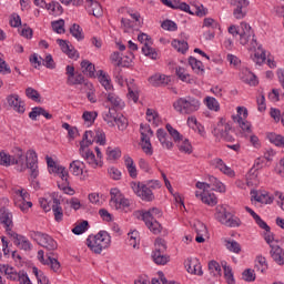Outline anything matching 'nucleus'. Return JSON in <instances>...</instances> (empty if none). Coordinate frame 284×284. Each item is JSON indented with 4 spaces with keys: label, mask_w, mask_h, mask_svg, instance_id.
<instances>
[{
    "label": "nucleus",
    "mask_w": 284,
    "mask_h": 284,
    "mask_svg": "<svg viewBox=\"0 0 284 284\" xmlns=\"http://www.w3.org/2000/svg\"><path fill=\"white\" fill-rule=\"evenodd\" d=\"M111 242L112 240L108 231H100L98 234L89 235L87 239V245L94 254H101L103 250H108Z\"/></svg>",
    "instance_id": "nucleus-1"
},
{
    "label": "nucleus",
    "mask_w": 284,
    "mask_h": 284,
    "mask_svg": "<svg viewBox=\"0 0 284 284\" xmlns=\"http://www.w3.org/2000/svg\"><path fill=\"white\" fill-rule=\"evenodd\" d=\"M173 108L180 114H194V112L201 110V100L191 95L179 98L173 103Z\"/></svg>",
    "instance_id": "nucleus-2"
},
{
    "label": "nucleus",
    "mask_w": 284,
    "mask_h": 284,
    "mask_svg": "<svg viewBox=\"0 0 284 284\" xmlns=\"http://www.w3.org/2000/svg\"><path fill=\"white\" fill-rule=\"evenodd\" d=\"M215 220L225 225V227H241V219L232 215L225 206H216Z\"/></svg>",
    "instance_id": "nucleus-3"
},
{
    "label": "nucleus",
    "mask_w": 284,
    "mask_h": 284,
    "mask_svg": "<svg viewBox=\"0 0 284 284\" xmlns=\"http://www.w3.org/2000/svg\"><path fill=\"white\" fill-rule=\"evenodd\" d=\"M21 170H29L30 178L33 180L39 176V158L34 150L27 152L26 162H23Z\"/></svg>",
    "instance_id": "nucleus-4"
},
{
    "label": "nucleus",
    "mask_w": 284,
    "mask_h": 284,
    "mask_svg": "<svg viewBox=\"0 0 284 284\" xmlns=\"http://www.w3.org/2000/svg\"><path fill=\"white\" fill-rule=\"evenodd\" d=\"M31 239H33V241H37L38 245H41V247H44V250H48L49 252H54V250L59 247L57 241H54L52 236L41 233L39 231L31 232Z\"/></svg>",
    "instance_id": "nucleus-5"
},
{
    "label": "nucleus",
    "mask_w": 284,
    "mask_h": 284,
    "mask_svg": "<svg viewBox=\"0 0 284 284\" xmlns=\"http://www.w3.org/2000/svg\"><path fill=\"white\" fill-rule=\"evenodd\" d=\"M131 189L133 190L134 194H136V196H139V199L142 201L151 203V201H154L155 199L154 193L150 190L145 182H131Z\"/></svg>",
    "instance_id": "nucleus-6"
},
{
    "label": "nucleus",
    "mask_w": 284,
    "mask_h": 284,
    "mask_svg": "<svg viewBox=\"0 0 284 284\" xmlns=\"http://www.w3.org/2000/svg\"><path fill=\"white\" fill-rule=\"evenodd\" d=\"M138 41H140V43H144L142 47L143 54L155 61V59L159 57V53H156V51L150 47L152 45V38L148 36V33H140L138 36Z\"/></svg>",
    "instance_id": "nucleus-7"
},
{
    "label": "nucleus",
    "mask_w": 284,
    "mask_h": 284,
    "mask_svg": "<svg viewBox=\"0 0 284 284\" xmlns=\"http://www.w3.org/2000/svg\"><path fill=\"white\" fill-rule=\"evenodd\" d=\"M105 143V132L98 129L95 131H85L80 143Z\"/></svg>",
    "instance_id": "nucleus-8"
},
{
    "label": "nucleus",
    "mask_w": 284,
    "mask_h": 284,
    "mask_svg": "<svg viewBox=\"0 0 284 284\" xmlns=\"http://www.w3.org/2000/svg\"><path fill=\"white\" fill-rule=\"evenodd\" d=\"M231 6H234L233 17L235 19H245L247 17L248 0H231Z\"/></svg>",
    "instance_id": "nucleus-9"
},
{
    "label": "nucleus",
    "mask_w": 284,
    "mask_h": 284,
    "mask_svg": "<svg viewBox=\"0 0 284 284\" xmlns=\"http://www.w3.org/2000/svg\"><path fill=\"white\" fill-rule=\"evenodd\" d=\"M7 103L9 108L14 110V112H18V114H24L26 113V102L21 100L19 94H10L7 97Z\"/></svg>",
    "instance_id": "nucleus-10"
},
{
    "label": "nucleus",
    "mask_w": 284,
    "mask_h": 284,
    "mask_svg": "<svg viewBox=\"0 0 284 284\" xmlns=\"http://www.w3.org/2000/svg\"><path fill=\"white\" fill-rule=\"evenodd\" d=\"M80 154L83 159H85L91 168H99V161H97V155H94V152L89 150L88 144H81Z\"/></svg>",
    "instance_id": "nucleus-11"
},
{
    "label": "nucleus",
    "mask_w": 284,
    "mask_h": 284,
    "mask_svg": "<svg viewBox=\"0 0 284 284\" xmlns=\"http://www.w3.org/2000/svg\"><path fill=\"white\" fill-rule=\"evenodd\" d=\"M57 43L60 45L62 52L69 57V59H79V52L74 50V47L70 44L68 40L58 39Z\"/></svg>",
    "instance_id": "nucleus-12"
},
{
    "label": "nucleus",
    "mask_w": 284,
    "mask_h": 284,
    "mask_svg": "<svg viewBox=\"0 0 284 284\" xmlns=\"http://www.w3.org/2000/svg\"><path fill=\"white\" fill-rule=\"evenodd\" d=\"M255 223L256 225H258V227H261V230H264V241H266L268 245L270 243H273L274 233H272V227H270V225H267L266 222L263 221V219H261L260 215L256 216Z\"/></svg>",
    "instance_id": "nucleus-13"
},
{
    "label": "nucleus",
    "mask_w": 284,
    "mask_h": 284,
    "mask_svg": "<svg viewBox=\"0 0 284 284\" xmlns=\"http://www.w3.org/2000/svg\"><path fill=\"white\" fill-rule=\"evenodd\" d=\"M210 165H212V168H214L215 170H220V172H223V174H226V176H234V170L227 166L221 158H215L211 160Z\"/></svg>",
    "instance_id": "nucleus-14"
},
{
    "label": "nucleus",
    "mask_w": 284,
    "mask_h": 284,
    "mask_svg": "<svg viewBox=\"0 0 284 284\" xmlns=\"http://www.w3.org/2000/svg\"><path fill=\"white\" fill-rule=\"evenodd\" d=\"M254 37V29L247 22L240 23V43L241 45H247L246 38Z\"/></svg>",
    "instance_id": "nucleus-15"
},
{
    "label": "nucleus",
    "mask_w": 284,
    "mask_h": 284,
    "mask_svg": "<svg viewBox=\"0 0 284 284\" xmlns=\"http://www.w3.org/2000/svg\"><path fill=\"white\" fill-rule=\"evenodd\" d=\"M0 223L3 227H14V222L12 221V212L6 209V206L0 207Z\"/></svg>",
    "instance_id": "nucleus-16"
},
{
    "label": "nucleus",
    "mask_w": 284,
    "mask_h": 284,
    "mask_svg": "<svg viewBox=\"0 0 284 284\" xmlns=\"http://www.w3.org/2000/svg\"><path fill=\"white\" fill-rule=\"evenodd\" d=\"M87 10L89 14H93V17H103V8L101 7V3L93 1V0H87Z\"/></svg>",
    "instance_id": "nucleus-17"
},
{
    "label": "nucleus",
    "mask_w": 284,
    "mask_h": 284,
    "mask_svg": "<svg viewBox=\"0 0 284 284\" xmlns=\"http://www.w3.org/2000/svg\"><path fill=\"white\" fill-rule=\"evenodd\" d=\"M194 231L196 233V243H205V237L207 234V226L203 222H196L194 224Z\"/></svg>",
    "instance_id": "nucleus-18"
},
{
    "label": "nucleus",
    "mask_w": 284,
    "mask_h": 284,
    "mask_svg": "<svg viewBox=\"0 0 284 284\" xmlns=\"http://www.w3.org/2000/svg\"><path fill=\"white\" fill-rule=\"evenodd\" d=\"M7 278H9V281H19L20 284H32L26 271L17 272L16 270Z\"/></svg>",
    "instance_id": "nucleus-19"
},
{
    "label": "nucleus",
    "mask_w": 284,
    "mask_h": 284,
    "mask_svg": "<svg viewBox=\"0 0 284 284\" xmlns=\"http://www.w3.org/2000/svg\"><path fill=\"white\" fill-rule=\"evenodd\" d=\"M186 271L189 272V274H196V267L199 270L197 272V276H203V268L201 266V262H199V260H187L186 262Z\"/></svg>",
    "instance_id": "nucleus-20"
},
{
    "label": "nucleus",
    "mask_w": 284,
    "mask_h": 284,
    "mask_svg": "<svg viewBox=\"0 0 284 284\" xmlns=\"http://www.w3.org/2000/svg\"><path fill=\"white\" fill-rule=\"evenodd\" d=\"M140 134H141V142L142 143H150L151 136H154V131L150 128V124H140Z\"/></svg>",
    "instance_id": "nucleus-21"
},
{
    "label": "nucleus",
    "mask_w": 284,
    "mask_h": 284,
    "mask_svg": "<svg viewBox=\"0 0 284 284\" xmlns=\"http://www.w3.org/2000/svg\"><path fill=\"white\" fill-rule=\"evenodd\" d=\"M52 212L57 223L63 221V209L61 207V200L53 197Z\"/></svg>",
    "instance_id": "nucleus-22"
},
{
    "label": "nucleus",
    "mask_w": 284,
    "mask_h": 284,
    "mask_svg": "<svg viewBox=\"0 0 284 284\" xmlns=\"http://www.w3.org/2000/svg\"><path fill=\"white\" fill-rule=\"evenodd\" d=\"M52 256H54L53 252L47 253V260L44 262V265H49L52 272H55V273L60 272L61 263L59 262V260H57V257H52Z\"/></svg>",
    "instance_id": "nucleus-23"
},
{
    "label": "nucleus",
    "mask_w": 284,
    "mask_h": 284,
    "mask_svg": "<svg viewBox=\"0 0 284 284\" xmlns=\"http://www.w3.org/2000/svg\"><path fill=\"white\" fill-rule=\"evenodd\" d=\"M37 116H45L48 120L52 119V114L48 113L43 106L32 108L31 112L29 113V118L31 121H37Z\"/></svg>",
    "instance_id": "nucleus-24"
},
{
    "label": "nucleus",
    "mask_w": 284,
    "mask_h": 284,
    "mask_svg": "<svg viewBox=\"0 0 284 284\" xmlns=\"http://www.w3.org/2000/svg\"><path fill=\"white\" fill-rule=\"evenodd\" d=\"M271 256L277 265H284V250L281 246H272Z\"/></svg>",
    "instance_id": "nucleus-25"
},
{
    "label": "nucleus",
    "mask_w": 284,
    "mask_h": 284,
    "mask_svg": "<svg viewBox=\"0 0 284 284\" xmlns=\"http://www.w3.org/2000/svg\"><path fill=\"white\" fill-rule=\"evenodd\" d=\"M150 83L153 84L154 88H159L161 85H168V83H170V77L165 75V74H155L152 75L149 79Z\"/></svg>",
    "instance_id": "nucleus-26"
},
{
    "label": "nucleus",
    "mask_w": 284,
    "mask_h": 284,
    "mask_svg": "<svg viewBox=\"0 0 284 284\" xmlns=\"http://www.w3.org/2000/svg\"><path fill=\"white\" fill-rule=\"evenodd\" d=\"M81 68L83 74H87L90 79H94V72H97V69L94 68V64L90 62L89 60H83L81 62Z\"/></svg>",
    "instance_id": "nucleus-27"
},
{
    "label": "nucleus",
    "mask_w": 284,
    "mask_h": 284,
    "mask_svg": "<svg viewBox=\"0 0 284 284\" xmlns=\"http://www.w3.org/2000/svg\"><path fill=\"white\" fill-rule=\"evenodd\" d=\"M12 165H23L26 163V156L23 155V150L21 148H16L13 150V155H11Z\"/></svg>",
    "instance_id": "nucleus-28"
},
{
    "label": "nucleus",
    "mask_w": 284,
    "mask_h": 284,
    "mask_svg": "<svg viewBox=\"0 0 284 284\" xmlns=\"http://www.w3.org/2000/svg\"><path fill=\"white\" fill-rule=\"evenodd\" d=\"M124 165L131 176V179H136V165H134V160L130 155L124 156Z\"/></svg>",
    "instance_id": "nucleus-29"
},
{
    "label": "nucleus",
    "mask_w": 284,
    "mask_h": 284,
    "mask_svg": "<svg viewBox=\"0 0 284 284\" xmlns=\"http://www.w3.org/2000/svg\"><path fill=\"white\" fill-rule=\"evenodd\" d=\"M189 65H191L192 70L195 71V74H203V72H205L203 62L194 57L189 58Z\"/></svg>",
    "instance_id": "nucleus-30"
},
{
    "label": "nucleus",
    "mask_w": 284,
    "mask_h": 284,
    "mask_svg": "<svg viewBox=\"0 0 284 284\" xmlns=\"http://www.w3.org/2000/svg\"><path fill=\"white\" fill-rule=\"evenodd\" d=\"M106 101L109 103H111V105L113 106V110H122L123 109V100H121V98H119L116 94L114 93H109L106 97Z\"/></svg>",
    "instance_id": "nucleus-31"
},
{
    "label": "nucleus",
    "mask_w": 284,
    "mask_h": 284,
    "mask_svg": "<svg viewBox=\"0 0 284 284\" xmlns=\"http://www.w3.org/2000/svg\"><path fill=\"white\" fill-rule=\"evenodd\" d=\"M234 131H232V126L230 125V123L224 124V129H221V138L223 139V141H226L229 143H232V141H234Z\"/></svg>",
    "instance_id": "nucleus-32"
},
{
    "label": "nucleus",
    "mask_w": 284,
    "mask_h": 284,
    "mask_svg": "<svg viewBox=\"0 0 284 284\" xmlns=\"http://www.w3.org/2000/svg\"><path fill=\"white\" fill-rule=\"evenodd\" d=\"M224 270V277L226 278L227 284H236V280H234V272H232V266L227 265V262L221 263Z\"/></svg>",
    "instance_id": "nucleus-33"
},
{
    "label": "nucleus",
    "mask_w": 284,
    "mask_h": 284,
    "mask_svg": "<svg viewBox=\"0 0 284 284\" xmlns=\"http://www.w3.org/2000/svg\"><path fill=\"white\" fill-rule=\"evenodd\" d=\"M50 174H57L63 182L70 179V173L65 170V166L57 165L52 171H49Z\"/></svg>",
    "instance_id": "nucleus-34"
},
{
    "label": "nucleus",
    "mask_w": 284,
    "mask_h": 284,
    "mask_svg": "<svg viewBox=\"0 0 284 284\" xmlns=\"http://www.w3.org/2000/svg\"><path fill=\"white\" fill-rule=\"evenodd\" d=\"M83 162H81L80 160H75L70 163L69 169L74 176H81V174H83Z\"/></svg>",
    "instance_id": "nucleus-35"
},
{
    "label": "nucleus",
    "mask_w": 284,
    "mask_h": 284,
    "mask_svg": "<svg viewBox=\"0 0 284 284\" xmlns=\"http://www.w3.org/2000/svg\"><path fill=\"white\" fill-rule=\"evenodd\" d=\"M70 34L77 39V41H83L85 39V36L83 34V29H81V26L73 23L70 28Z\"/></svg>",
    "instance_id": "nucleus-36"
},
{
    "label": "nucleus",
    "mask_w": 284,
    "mask_h": 284,
    "mask_svg": "<svg viewBox=\"0 0 284 284\" xmlns=\"http://www.w3.org/2000/svg\"><path fill=\"white\" fill-rule=\"evenodd\" d=\"M145 225L150 230V232H153L154 234H161L163 230V226L156 220H148L145 222Z\"/></svg>",
    "instance_id": "nucleus-37"
},
{
    "label": "nucleus",
    "mask_w": 284,
    "mask_h": 284,
    "mask_svg": "<svg viewBox=\"0 0 284 284\" xmlns=\"http://www.w3.org/2000/svg\"><path fill=\"white\" fill-rule=\"evenodd\" d=\"M212 190L215 192H225V185L223 182L219 181L214 175L209 176Z\"/></svg>",
    "instance_id": "nucleus-38"
},
{
    "label": "nucleus",
    "mask_w": 284,
    "mask_h": 284,
    "mask_svg": "<svg viewBox=\"0 0 284 284\" xmlns=\"http://www.w3.org/2000/svg\"><path fill=\"white\" fill-rule=\"evenodd\" d=\"M172 45L176 51L181 52V54H185L187 50H190V45L185 40H173Z\"/></svg>",
    "instance_id": "nucleus-39"
},
{
    "label": "nucleus",
    "mask_w": 284,
    "mask_h": 284,
    "mask_svg": "<svg viewBox=\"0 0 284 284\" xmlns=\"http://www.w3.org/2000/svg\"><path fill=\"white\" fill-rule=\"evenodd\" d=\"M175 74L184 83H194V79L190 78V74L185 73V69L182 67L175 69Z\"/></svg>",
    "instance_id": "nucleus-40"
},
{
    "label": "nucleus",
    "mask_w": 284,
    "mask_h": 284,
    "mask_svg": "<svg viewBox=\"0 0 284 284\" xmlns=\"http://www.w3.org/2000/svg\"><path fill=\"white\" fill-rule=\"evenodd\" d=\"M252 199L256 201L257 203H264L265 205H270L271 203H274V197L267 195V194H261L260 196L256 195V191L252 192Z\"/></svg>",
    "instance_id": "nucleus-41"
},
{
    "label": "nucleus",
    "mask_w": 284,
    "mask_h": 284,
    "mask_svg": "<svg viewBox=\"0 0 284 284\" xmlns=\"http://www.w3.org/2000/svg\"><path fill=\"white\" fill-rule=\"evenodd\" d=\"M165 129L175 143H181V141H183V135L179 133V130L172 128V124L168 123Z\"/></svg>",
    "instance_id": "nucleus-42"
},
{
    "label": "nucleus",
    "mask_w": 284,
    "mask_h": 284,
    "mask_svg": "<svg viewBox=\"0 0 284 284\" xmlns=\"http://www.w3.org/2000/svg\"><path fill=\"white\" fill-rule=\"evenodd\" d=\"M152 257L156 265H166V263H170V255H165V253H153Z\"/></svg>",
    "instance_id": "nucleus-43"
},
{
    "label": "nucleus",
    "mask_w": 284,
    "mask_h": 284,
    "mask_svg": "<svg viewBox=\"0 0 284 284\" xmlns=\"http://www.w3.org/2000/svg\"><path fill=\"white\" fill-rule=\"evenodd\" d=\"M233 121H237V123L240 124L241 130H243V132H247L248 134L252 133V124L245 120H243V116L237 115V116H233Z\"/></svg>",
    "instance_id": "nucleus-44"
},
{
    "label": "nucleus",
    "mask_w": 284,
    "mask_h": 284,
    "mask_svg": "<svg viewBox=\"0 0 284 284\" xmlns=\"http://www.w3.org/2000/svg\"><path fill=\"white\" fill-rule=\"evenodd\" d=\"M161 216H163V211L159 207H152L146 211L148 221H156V219H161Z\"/></svg>",
    "instance_id": "nucleus-45"
},
{
    "label": "nucleus",
    "mask_w": 284,
    "mask_h": 284,
    "mask_svg": "<svg viewBox=\"0 0 284 284\" xmlns=\"http://www.w3.org/2000/svg\"><path fill=\"white\" fill-rule=\"evenodd\" d=\"M165 252H168V245L165 244V240L158 237L155 240L154 254H165Z\"/></svg>",
    "instance_id": "nucleus-46"
},
{
    "label": "nucleus",
    "mask_w": 284,
    "mask_h": 284,
    "mask_svg": "<svg viewBox=\"0 0 284 284\" xmlns=\"http://www.w3.org/2000/svg\"><path fill=\"white\" fill-rule=\"evenodd\" d=\"M26 95L28 97V99H31V101H36L37 103H41V94L36 89L30 88V87L27 88L26 89Z\"/></svg>",
    "instance_id": "nucleus-47"
},
{
    "label": "nucleus",
    "mask_w": 284,
    "mask_h": 284,
    "mask_svg": "<svg viewBox=\"0 0 284 284\" xmlns=\"http://www.w3.org/2000/svg\"><path fill=\"white\" fill-rule=\"evenodd\" d=\"M88 227H90V223L84 220L72 229V233L79 236L80 234H83Z\"/></svg>",
    "instance_id": "nucleus-48"
},
{
    "label": "nucleus",
    "mask_w": 284,
    "mask_h": 284,
    "mask_svg": "<svg viewBox=\"0 0 284 284\" xmlns=\"http://www.w3.org/2000/svg\"><path fill=\"white\" fill-rule=\"evenodd\" d=\"M205 102L209 110H213L214 112L221 110V104H219V101L215 98L206 97Z\"/></svg>",
    "instance_id": "nucleus-49"
},
{
    "label": "nucleus",
    "mask_w": 284,
    "mask_h": 284,
    "mask_svg": "<svg viewBox=\"0 0 284 284\" xmlns=\"http://www.w3.org/2000/svg\"><path fill=\"white\" fill-rule=\"evenodd\" d=\"M85 83V77L81 73H75L72 79H67L68 85H83Z\"/></svg>",
    "instance_id": "nucleus-50"
},
{
    "label": "nucleus",
    "mask_w": 284,
    "mask_h": 284,
    "mask_svg": "<svg viewBox=\"0 0 284 284\" xmlns=\"http://www.w3.org/2000/svg\"><path fill=\"white\" fill-rule=\"evenodd\" d=\"M242 81L247 83L248 85H257L258 80H256V75L250 71H245L244 77H242Z\"/></svg>",
    "instance_id": "nucleus-51"
},
{
    "label": "nucleus",
    "mask_w": 284,
    "mask_h": 284,
    "mask_svg": "<svg viewBox=\"0 0 284 284\" xmlns=\"http://www.w3.org/2000/svg\"><path fill=\"white\" fill-rule=\"evenodd\" d=\"M201 201L202 203H205L206 205H211L212 207H214V205L219 203V199L214 194L204 193V195H201Z\"/></svg>",
    "instance_id": "nucleus-52"
},
{
    "label": "nucleus",
    "mask_w": 284,
    "mask_h": 284,
    "mask_svg": "<svg viewBox=\"0 0 284 284\" xmlns=\"http://www.w3.org/2000/svg\"><path fill=\"white\" fill-rule=\"evenodd\" d=\"M225 247L230 252H234V254H241V244L236 241L225 240Z\"/></svg>",
    "instance_id": "nucleus-53"
},
{
    "label": "nucleus",
    "mask_w": 284,
    "mask_h": 284,
    "mask_svg": "<svg viewBox=\"0 0 284 284\" xmlns=\"http://www.w3.org/2000/svg\"><path fill=\"white\" fill-rule=\"evenodd\" d=\"M51 26H52L53 31L57 32V34H64L65 20L60 19L58 21H53V22H51Z\"/></svg>",
    "instance_id": "nucleus-54"
},
{
    "label": "nucleus",
    "mask_w": 284,
    "mask_h": 284,
    "mask_svg": "<svg viewBox=\"0 0 284 284\" xmlns=\"http://www.w3.org/2000/svg\"><path fill=\"white\" fill-rule=\"evenodd\" d=\"M0 165H3V168H10V165H12V155L6 153V151H1Z\"/></svg>",
    "instance_id": "nucleus-55"
},
{
    "label": "nucleus",
    "mask_w": 284,
    "mask_h": 284,
    "mask_svg": "<svg viewBox=\"0 0 284 284\" xmlns=\"http://www.w3.org/2000/svg\"><path fill=\"white\" fill-rule=\"evenodd\" d=\"M116 118V109L109 108L108 113L104 115V121L108 123V125H114Z\"/></svg>",
    "instance_id": "nucleus-56"
},
{
    "label": "nucleus",
    "mask_w": 284,
    "mask_h": 284,
    "mask_svg": "<svg viewBox=\"0 0 284 284\" xmlns=\"http://www.w3.org/2000/svg\"><path fill=\"white\" fill-rule=\"evenodd\" d=\"M161 28L163 30H168L169 32H176L179 30V26L172 20H164L161 23Z\"/></svg>",
    "instance_id": "nucleus-57"
},
{
    "label": "nucleus",
    "mask_w": 284,
    "mask_h": 284,
    "mask_svg": "<svg viewBox=\"0 0 284 284\" xmlns=\"http://www.w3.org/2000/svg\"><path fill=\"white\" fill-rule=\"evenodd\" d=\"M146 119L149 123H153L154 125H159L156 122L159 121V113L153 109L146 110Z\"/></svg>",
    "instance_id": "nucleus-58"
},
{
    "label": "nucleus",
    "mask_w": 284,
    "mask_h": 284,
    "mask_svg": "<svg viewBox=\"0 0 284 284\" xmlns=\"http://www.w3.org/2000/svg\"><path fill=\"white\" fill-rule=\"evenodd\" d=\"M59 190H63L64 194L74 196V189L70 187V180L64 181L62 184H58Z\"/></svg>",
    "instance_id": "nucleus-59"
},
{
    "label": "nucleus",
    "mask_w": 284,
    "mask_h": 284,
    "mask_svg": "<svg viewBox=\"0 0 284 284\" xmlns=\"http://www.w3.org/2000/svg\"><path fill=\"white\" fill-rule=\"evenodd\" d=\"M266 139L270 143H284V136L274 132L266 133Z\"/></svg>",
    "instance_id": "nucleus-60"
},
{
    "label": "nucleus",
    "mask_w": 284,
    "mask_h": 284,
    "mask_svg": "<svg viewBox=\"0 0 284 284\" xmlns=\"http://www.w3.org/2000/svg\"><path fill=\"white\" fill-rule=\"evenodd\" d=\"M243 281H246V283H253V281H256V274H254V271L251 268L244 270L242 273Z\"/></svg>",
    "instance_id": "nucleus-61"
},
{
    "label": "nucleus",
    "mask_w": 284,
    "mask_h": 284,
    "mask_svg": "<svg viewBox=\"0 0 284 284\" xmlns=\"http://www.w3.org/2000/svg\"><path fill=\"white\" fill-rule=\"evenodd\" d=\"M113 123L118 125V129L121 130V132L128 129V119L123 115L118 116Z\"/></svg>",
    "instance_id": "nucleus-62"
},
{
    "label": "nucleus",
    "mask_w": 284,
    "mask_h": 284,
    "mask_svg": "<svg viewBox=\"0 0 284 284\" xmlns=\"http://www.w3.org/2000/svg\"><path fill=\"white\" fill-rule=\"evenodd\" d=\"M106 154H108L109 159L116 161V159H121V149H119V148L112 149L109 146L106 149Z\"/></svg>",
    "instance_id": "nucleus-63"
},
{
    "label": "nucleus",
    "mask_w": 284,
    "mask_h": 284,
    "mask_svg": "<svg viewBox=\"0 0 284 284\" xmlns=\"http://www.w3.org/2000/svg\"><path fill=\"white\" fill-rule=\"evenodd\" d=\"M257 50H260L261 53H260V52H255V53H254L253 61H254L255 63H257V65H261V63H265L266 55H265V51H263V50L261 49V47H258Z\"/></svg>",
    "instance_id": "nucleus-64"
}]
</instances>
